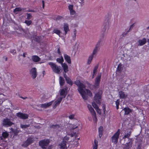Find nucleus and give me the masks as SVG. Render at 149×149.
I'll return each mask as SVG.
<instances>
[{"label":"nucleus","mask_w":149,"mask_h":149,"mask_svg":"<svg viewBox=\"0 0 149 149\" xmlns=\"http://www.w3.org/2000/svg\"><path fill=\"white\" fill-rule=\"evenodd\" d=\"M103 130V128L102 126H100L98 129L99 132H102Z\"/></svg>","instance_id":"obj_47"},{"label":"nucleus","mask_w":149,"mask_h":149,"mask_svg":"<svg viewBox=\"0 0 149 149\" xmlns=\"http://www.w3.org/2000/svg\"><path fill=\"white\" fill-rule=\"evenodd\" d=\"M50 143L48 139H44L39 141V146L42 149H46Z\"/></svg>","instance_id":"obj_5"},{"label":"nucleus","mask_w":149,"mask_h":149,"mask_svg":"<svg viewBox=\"0 0 149 149\" xmlns=\"http://www.w3.org/2000/svg\"><path fill=\"white\" fill-rule=\"evenodd\" d=\"M63 99V97H60L58 98L56 101H55L54 103V107H56L58 105L61 103Z\"/></svg>","instance_id":"obj_23"},{"label":"nucleus","mask_w":149,"mask_h":149,"mask_svg":"<svg viewBox=\"0 0 149 149\" xmlns=\"http://www.w3.org/2000/svg\"><path fill=\"white\" fill-rule=\"evenodd\" d=\"M98 66H96L94 67L93 73L94 74H95L97 72V69L98 68Z\"/></svg>","instance_id":"obj_45"},{"label":"nucleus","mask_w":149,"mask_h":149,"mask_svg":"<svg viewBox=\"0 0 149 149\" xmlns=\"http://www.w3.org/2000/svg\"><path fill=\"white\" fill-rule=\"evenodd\" d=\"M74 83L78 87V90L79 93L81 94L84 100H87L88 96L86 95L85 90L86 91L87 95L90 96H93L92 92L88 89H85L86 86L81 82L79 80H77L74 82Z\"/></svg>","instance_id":"obj_1"},{"label":"nucleus","mask_w":149,"mask_h":149,"mask_svg":"<svg viewBox=\"0 0 149 149\" xmlns=\"http://www.w3.org/2000/svg\"><path fill=\"white\" fill-rule=\"evenodd\" d=\"M132 142L129 141L128 143H127L125 145H123V149H129L132 146Z\"/></svg>","instance_id":"obj_17"},{"label":"nucleus","mask_w":149,"mask_h":149,"mask_svg":"<svg viewBox=\"0 0 149 149\" xmlns=\"http://www.w3.org/2000/svg\"><path fill=\"white\" fill-rule=\"evenodd\" d=\"M69 117L70 119H72L74 118V115H70L69 116Z\"/></svg>","instance_id":"obj_53"},{"label":"nucleus","mask_w":149,"mask_h":149,"mask_svg":"<svg viewBox=\"0 0 149 149\" xmlns=\"http://www.w3.org/2000/svg\"><path fill=\"white\" fill-rule=\"evenodd\" d=\"M69 137L67 136H65L63 141L60 145V148L61 149H67L66 143L68 141Z\"/></svg>","instance_id":"obj_7"},{"label":"nucleus","mask_w":149,"mask_h":149,"mask_svg":"<svg viewBox=\"0 0 149 149\" xmlns=\"http://www.w3.org/2000/svg\"><path fill=\"white\" fill-rule=\"evenodd\" d=\"M76 3H80V5H79V6H80L81 7L83 6L84 3V0H76Z\"/></svg>","instance_id":"obj_31"},{"label":"nucleus","mask_w":149,"mask_h":149,"mask_svg":"<svg viewBox=\"0 0 149 149\" xmlns=\"http://www.w3.org/2000/svg\"><path fill=\"white\" fill-rule=\"evenodd\" d=\"M116 105H119V100H117L116 101Z\"/></svg>","instance_id":"obj_54"},{"label":"nucleus","mask_w":149,"mask_h":149,"mask_svg":"<svg viewBox=\"0 0 149 149\" xmlns=\"http://www.w3.org/2000/svg\"><path fill=\"white\" fill-rule=\"evenodd\" d=\"M123 110L124 111L125 115H127L132 112V110L128 107L124 108Z\"/></svg>","instance_id":"obj_19"},{"label":"nucleus","mask_w":149,"mask_h":149,"mask_svg":"<svg viewBox=\"0 0 149 149\" xmlns=\"http://www.w3.org/2000/svg\"><path fill=\"white\" fill-rule=\"evenodd\" d=\"M134 24H133L132 25H131L130 26L129 29L127 31V32H129L130 31V30L133 28L134 26Z\"/></svg>","instance_id":"obj_46"},{"label":"nucleus","mask_w":149,"mask_h":149,"mask_svg":"<svg viewBox=\"0 0 149 149\" xmlns=\"http://www.w3.org/2000/svg\"><path fill=\"white\" fill-rule=\"evenodd\" d=\"M33 140L31 138H29L26 141L22 144V146L24 147H27L31 143L33 142Z\"/></svg>","instance_id":"obj_10"},{"label":"nucleus","mask_w":149,"mask_h":149,"mask_svg":"<svg viewBox=\"0 0 149 149\" xmlns=\"http://www.w3.org/2000/svg\"><path fill=\"white\" fill-rule=\"evenodd\" d=\"M65 80L67 83L71 86L72 85L73 83L72 82L69 77H68V78H66Z\"/></svg>","instance_id":"obj_34"},{"label":"nucleus","mask_w":149,"mask_h":149,"mask_svg":"<svg viewBox=\"0 0 149 149\" xmlns=\"http://www.w3.org/2000/svg\"><path fill=\"white\" fill-rule=\"evenodd\" d=\"M21 11V10L20 7H17L16 8H15L13 10V12L14 13H15L17 12H19Z\"/></svg>","instance_id":"obj_44"},{"label":"nucleus","mask_w":149,"mask_h":149,"mask_svg":"<svg viewBox=\"0 0 149 149\" xmlns=\"http://www.w3.org/2000/svg\"><path fill=\"white\" fill-rule=\"evenodd\" d=\"M8 136V134L6 132H3L2 134V136L4 138H7Z\"/></svg>","instance_id":"obj_43"},{"label":"nucleus","mask_w":149,"mask_h":149,"mask_svg":"<svg viewBox=\"0 0 149 149\" xmlns=\"http://www.w3.org/2000/svg\"><path fill=\"white\" fill-rule=\"evenodd\" d=\"M49 64L53 72L54 73L59 74L62 72V70L61 67L58 66L55 63L52 62H49Z\"/></svg>","instance_id":"obj_2"},{"label":"nucleus","mask_w":149,"mask_h":149,"mask_svg":"<svg viewBox=\"0 0 149 149\" xmlns=\"http://www.w3.org/2000/svg\"><path fill=\"white\" fill-rule=\"evenodd\" d=\"M119 97L120 99H126L127 96V93H125L122 91H120L119 92Z\"/></svg>","instance_id":"obj_14"},{"label":"nucleus","mask_w":149,"mask_h":149,"mask_svg":"<svg viewBox=\"0 0 149 149\" xmlns=\"http://www.w3.org/2000/svg\"><path fill=\"white\" fill-rule=\"evenodd\" d=\"M131 134V132L130 131L127 132V133H125V135L123 138V139H125V138H129Z\"/></svg>","instance_id":"obj_28"},{"label":"nucleus","mask_w":149,"mask_h":149,"mask_svg":"<svg viewBox=\"0 0 149 149\" xmlns=\"http://www.w3.org/2000/svg\"><path fill=\"white\" fill-rule=\"evenodd\" d=\"M24 23H25L28 26H29L32 23V22L31 20H26Z\"/></svg>","instance_id":"obj_39"},{"label":"nucleus","mask_w":149,"mask_h":149,"mask_svg":"<svg viewBox=\"0 0 149 149\" xmlns=\"http://www.w3.org/2000/svg\"><path fill=\"white\" fill-rule=\"evenodd\" d=\"M102 91L100 90L98 92L95 94L94 96V100L98 104H100L101 103L102 95Z\"/></svg>","instance_id":"obj_4"},{"label":"nucleus","mask_w":149,"mask_h":149,"mask_svg":"<svg viewBox=\"0 0 149 149\" xmlns=\"http://www.w3.org/2000/svg\"><path fill=\"white\" fill-rule=\"evenodd\" d=\"M26 8H21V11H26Z\"/></svg>","instance_id":"obj_63"},{"label":"nucleus","mask_w":149,"mask_h":149,"mask_svg":"<svg viewBox=\"0 0 149 149\" xmlns=\"http://www.w3.org/2000/svg\"><path fill=\"white\" fill-rule=\"evenodd\" d=\"M88 107L89 110H90V109H91L92 108V107H91V106L90 104H88Z\"/></svg>","instance_id":"obj_60"},{"label":"nucleus","mask_w":149,"mask_h":149,"mask_svg":"<svg viewBox=\"0 0 149 149\" xmlns=\"http://www.w3.org/2000/svg\"><path fill=\"white\" fill-rule=\"evenodd\" d=\"M95 110H96L98 113L99 114H101V111L100 109H99V107L97 108V109H95Z\"/></svg>","instance_id":"obj_52"},{"label":"nucleus","mask_w":149,"mask_h":149,"mask_svg":"<svg viewBox=\"0 0 149 149\" xmlns=\"http://www.w3.org/2000/svg\"><path fill=\"white\" fill-rule=\"evenodd\" d=\"M99 49V47L95 46L91 55L93 56L94 55H96L97 52L98 51Z\"/></svg>","instance_id":"obj_25"},{"label":"nucleus","mask_w":149,"mask_h":149,"mask_svg":"<svg viewBox=\"0 0 149 149\" xmlns=\"http://www.w3.org/2000/svg\"><path fill=\"white\" fill-rule=\"evenodd\" d=\"M53 102V101H52L47 103L41 104L40 105L41 107L42 108H47L49 107L52 104Z\"/></svg>","instance_id":"obj_16"},{"label":"nucleus","mask_w":149,"mask_h":149,"mask_svg":"<svg viewBox=\"0 0 149 149\" xmlns=\"http://www.w3.org/2000/svg\"><path fill=\"white\" fill-rule=\"evenodd\" d=\"M62 66L63 68L64 72L65 73L67 72L68 71V66L67 64L65 63H62Z\"/></svg>","instance_id":"obj_22"},{"label":"nucleus","mask_w":149,"mask_h":149,"mask_svg":"<svg viewBox=\"0 0 149 149\" xmlns=\"http://www.w3.org/2000/svg\"><path fill=\"white\" fill-rule=\"evenodd\" d=\"M56 61L59 63H61V64L63 63L64 61V59L62 56H61L60 58H57L56 59Z\"/></svg>","instance_id":"obj_33"},{"label":"nucleus","mask_w":149,"mask_h":149,"mask_svg":"<svg viewBox=\"0 0 149 149\" xmlns=\"http://www.w3.org/2000/svg\"><path fill=\"white\" fill-rule=\"evenodd\" d=\"M96 102H95L94 101L92 103V105L93 107L95 109H97L98 108V107L97 106V105L96 104Z\"/></svg>","instance_id":"obj_42"},{"label":"nucleus","mask_w":149,"mask_h":149,"mask_svg":"<svg viewBox=\"0 0 149 149\" xmlns=\"http://www.w3.org/2000/svg\"><path fill=\"white\" fill-rule=\"evenodd\" d=\"M127 33L128 32H127L126 33L123 32L122 34V36H123V37L127 35Z\"/></svg>","instance_id":"obj_55"},{"label":"nucleus","mask_w":149,"mask_h":149,"mask_svg":"<svg viewBox=\"0 0 149 149\" xmlns=\"http://www.w3.org/2000/svg\"><path fill=\"white\" fill-rule=\"evenodd\" d=\"M58 54H59L60 55H61V52H60V50L59 48L58 49Z\"/></svg>","instance_id":"obj_61"},{"label":"nucleus","mask_w":149,"mask_h":149,"mask_svg":"<svg viewBox=\"0 0 149 149\" xmlns=\"http://www.w3.org/2000/svg\"><path fill=\"white\" fill-rule=\"evenodd\" d=\"M34 40L38 42H40V39L38 37H35L34 38Z\"/></svg>","instance_id":"obj_49"},{"label":"nucleus","mask_w":149,"mask_h":149,"mask_svg":"<svg viewBox=\"0 0 149 149\" xmlns=\"http://www.w3.org/2000/svg\"><path fill=\"white\" fill-rule=\"evenodd\" d=\"M65 82L64 79L61 77H59V83L61 86L64 85Z\"/></svg>","instance_id":"obj_30"},{"label":"nucleus","mask_w":149,"mask_h":149,"mask_svg":"<svg viewBox=\"0 0 149 149\" xmlns=\"http://www.w3.org/2000/svg\"><path fill=\"white\" fill-rule=\"evenodd\" d=\"M53 32L54 33L56 34H57L59 36H60V34L61 33V31L59 30L56 29H54L53 30Z\"/></svg>","instance_id":"obj_38"},{"label":"nucleus","mask_w":149,"mask_h":149,"mask_svg":"<svg viewBox=\"0 0 149 149\" xmlns=\"http://www.w3.org/2000/svg\"><path fill=\"white\" fill-rule=\"evenodd\" d=\"M65 73L63 74V76L65 78V79H66V78H68V77L67 76L66 74Z\"/></svg>","instance_id":"obj_64"},{"label":"nucleus","mask_w":149,"mask_h":149,"mask_svg":"<svg viewBox=\"0 0 149 149\" xmlns=\"http://www.w3.org/2000/svg\"><path fill=\"white\" fill-rule=\"evenodd\" d=\"M30 126V124H28V125H22L21 124L20 125V127L23 129H26L27 128L29 127Z\"/></svg>","instance_id":"obj_35"},{"label":"nucleus","mask_w":149,"mask_h":149,"mask_svg":"<svg viewBox=\"0 0 149 149\" xmlns=\"http://www.w3.org/2000/svg\"><path fill=\"white\" fill-rule=\"evenodd\" d=\"M12 131L14 132V134L15 135H17V134L18 133V132H17L16 131H15L14 130H13V129H12Z\"/></svg>","instance_id":"obj_58"},{"label":"nucleus","mask_w":149,"mask_h":149,"mask_svg":"<svg viewBox=\"0 0 149 149\" xmlns=\"http://www.w3.org/2000/svg\"><path fill=\"white\" fill-rule=\"evenodd\" d=\"M30 73L33 79H35L38 75L37 69L36 68H32L30 70Z\"/></svg>","instance_id":"obj_9"},{"label":"nucleus","mask_w":149,"mask_h":149,"mask_svg":"<svg viewBox=\"0 0 149 149\" xmlns=\"http://www.w3.org/2000/svg\"><path fill=\"white\" fill-rule=\"evenodd\" d=\"M93 57L94 56H93L91 55L89 56L87 60V63L89 65L91 63Z\"/></svg>","instance_id":"obj_32"},{"label":"nucleus","mask_w":149,"mask_h":149,"mask_svg":"<svg viewBox=\"0 0 149 149\" xmlns=\"http://www.w3.org/2000/svg\"><path fill=\"white\" fill-rule=\"evenodd\" d=\"M146 39L144 38L142 40H139L138 42L139 43V45L142 46L144 45L146 42Z\"/></svg>","instance_id":"obj_24"},{"label":"nucleus","mask_w":149,"mask_h":149,"mask_svg":"<svg viewBox=\"0 0 149 149\" xmlns=\"http://www.w3.org/2000/svg\"><path fill=\"white\" fill-rule=\"evenodd\" d=\"M89 110L91 113L93 117H94V118H95V119L97 120V118L96 117V113L93 109L92 108L91 109H90Z\"/></svg>","instance_id":"obj_27"},{"label":"nucleus","mask_w":149,"mask_h":149,"mask_svg":"<svg viewBox=\"0 0 149 149\" xmlns=\"http://www.w3.org/2000/svg\"><path fill=\"white\" fill-rule=\"evenodd\" d=\"M77 32L76 30L75 29H74L73 34L72 35V38L74 40L76 39Z\"/></svg>","instance_id":"obj_41"},{"label":"nucleus","mask_w":149,"mask_h":149,"mask_svg":"<svg viewBox=\"0 0 149 149\" xmlns=\"http://www.w3.org/2000/svg\"><path fill=\"white\" fill-rule=\"evenodd\" d=\"M62 18V17L61 16H58L57 18H56V20H59L61 19V18Z\"/></svg>","instance_id":"obj_57"},{"label":"nucleus","mask_w":149,"mask_h":149,"mask_svg":"<svg viewBox=\"0 0 149 149\" xmlns=\"http://www.w3.org/2000/svg\"><path fill=\"white\" fill-rule=\"evenodd\" d=\"M2 124L3 125L8 127L14 124V123L11 121L10 119L6 118L4 119L3 120Z\"/></svg>","instance_id":"obj_8"},{"label":"nucleus","mask_w":149,"mask_h":149,"mask_svg":"<svg viewBox=\"0 0 149 149\" xmlns=\"http://www.w3.org/2000/svg\"><path fill=\"white\" fill-rule=\"evenodd\" d=\"M10 52L14 54L16 53V51L15 49H11L10 51Z\"/></svg>","instance_id":"obj_48"},{"label":"nucleus","mask_w":149,"mask_h":149,"mask_svg":"<svg viewBox=\"0 0 149 149\" xmlns=\"http://www.w3.org/2000/svg\"><path fill=\"white\" fill-rule=\"evenodd\" d=\"M120 133V130L118 129V131L112 136V141L114 144H116L118 142Z\"/></svg>","instance_id":"obj_6"},{"label":"nucleus","mask_w":149,"mask_h":149,"mask_svg":"<svg viewBox=\"0 0 149 149\" xmlns=\"http://www.w3.org/2000/svg\"><path fill=\"white\" fill-rule=\"evenodd\" d=\"M99 132V137L101 138L103 135L102 132Z\"/></svg>","instance_id":"obj_56"},{"label":"nucleus","mask_w":149,"mask_h":149,"mask_svg":"<svg viewBox=\"0 0 149 149\" xmlns=\"http://www.w3.org/2000/svg\"><path fill=\"white\" fill-rule=\"evenodd\" d=\"M32 60L34 62H38L40 61V58L37 56L34 55L32 56Z\"/></svg>","instance_id":"obj_21"},{"label":"nucleus","mask_w":149,"mask_h":149,"mask_svg":"<svg viewBox=\"0 0 149 149\" xmlns=\"http://www.w3.org/2000/svg\"><path fill=\"white\" fill-rule=\"evenodd\" d=\"M66 89H62L60 93L61 95H63V97L65 98L67 95V92H66Z\"/></svg>","instance_id":"obj_26"},{"label":"nucleus","mask_w":149,"mask_h":149,"mask_svg":"<svg viewBox=\"0 0 149 149\" xmlns=\"http://www.w3.org/2000/svg\"><path fill=\"white\" fill-rule=\"evenodd\" d=\"M70 14L72 15H74L75 13V11L73 9L70 10Z\"/></svg>","instance_id":"obj_50"},{"label":"nucleus","mask_w":149,"mask_h":149,"mask_svg":"<svg viewBox=\"0 0 149 149\" xmlns=\"http://www.w3.org/2000/svg\"><path fill=\"white\" fill-rule=\"evenodd\" d=\"M94 147L93 149H97V141L96 140H94Z\"/></svg>","instance_id":"obj_40"},{"label":"nucleus","mask_w":149,"mask_h":149,"mask_svg":"<svg viewBox=\"0 0 149 149\" xmlns=\"http://www.w3.org/2000/svg\"><path fill=\"white\" fill-rule=\"evenodd\" d=\"M68 8L70 10L73 9V5H69L68 6Z\"/></svg>","instance_id":"obj_51"},{"label":"nucleus","mask_w":149,"mask_h":149,"mask_svg":"<svg viewBox=\"0 0 149 149\" xmlns=\"http://www.w3.org/2000/svg\"><path fill=\"white\" fill-rule=\"evenodd\" d=\"M101 77V74H99L95 79V83L94 86V87L95 88H98L99 86L100 82V79Z\"/></svg>","instance_id":"obj_11"},{"label":"nucleus","mask_w":149,"mask_h":149,"mask_svg":"<svg viewBox=\"0 0 149 149\" xmlns=\"http://www.w3.org/2000/svg\"><path fill=\"white\" fill-rule=\"evenodd\" d=\"M16 116L20 118L25 119L27 118L29 115L26 113H23L21 112H19L16 114Z\"/></svg>","instance_id":"obj_12"},{"label":"nucleus","mask_w":149,"mask_h":149,"mask_svg":"<svg viewBox=\"0 0 149 149\" xmlns=\"http://www.w3.org/2000/svg\"><path fill=\"white\" fill-rule=\"evenodd\" d=\"M19 30L20 32L18 33H19L24 34V33H27L28 32V31H25L23 29H20Z\"/></svg>","instance_id":"obj_36"},{"label":"nucleus","mask_w":149,"mask_h":149,"mask_svg":"<svg viewBox=\"0 0 149 149\" xmlns=\"http://www.w3.org/2000/svg\"><path fill=\"white\" fill-rule=\"evenodd\" d=\"M63 28L65 31V34L66 35L67 33L68 32L70 31L68 24L67 23H64Z\"/></svg>","instance_id":"obj_18"},{"label":"nucleus","mask_w":149,"mask_h":149,"mask_svg":"<svg viewBox=\"0 0 149 149\" xmlns=\"http://www.w3.org/2000/svg\"><path fill=\"white\" fill-rule=\"evenodd\" d=\"M50 127L51 129H54V130L60 131L61 129L60 125L57 124L50 125Z\"/></svg>","instance_id":"obj_13"},{"label":"nucleus","mask_w":149,"mask_h":149,"mask_svg":"<svg viewBox=\"0 0 149 149\" xmlns=\"http://www.w3.org/2000/svg\"><path fill=\"white\" fill-rule=\"evenodd\" d=\"M105 35V34H103L102 33V36L96 45V46L100 47L102 44V43L104 37Z\"/></svg>","instance_id":"obj_15"},{"label":"nucleus","mask_w":149,"mask_h":149,"mask_svg":"<svg viewBox=\"0 0 149 149\" xmlns=\"http://www.w3.org/2000/svg\"><path fill=\"white\" fill-rule=\"evenodd\" d=\"M42 7L43 8H44L45 7V1H42Z\"/></svg>","instance_id":"obj_62"},{"label":"nucleus","mask_w":149,"mask_h":149,"mask_svg":"<svg viewBox=\"0 0 149 149\" xmlns=\"http://www.w3.org/2000/svg\"><path fill=\"white\" fill-rule=\"evenodd\" d=\"M109 19V18L108 17L104 20L103 28L102 29V34H105L106 32L108 31L110 22Z\"/></svg>","instance_id":"obj_3"},{"label":"nucleus","mask_w":149,"mask_h":149,"mask_svg":"<svg viewBox=\"0 0 149 149\" xmlns=\"http://www.w3.org/2000/svg\"><path fill=\"white\" fill-rule=\"evenodd\" d=\"M64 57L65 60L68 63L71 64V63L70 57L66 54H64Z\"/></svg>","instance_id":"obj_20"},{"label":"nucleus","mask_w":149,"mask_h":149,"mask_svg":"<svg viewBox=\"0 0 149 149\" xmlns=\"http://www.w3.org/2000/svg\"><path fill=\"white\" fill-rule=\"evenodd\" d=\"M122 65L121 64H119L117 68L116 71L120 73L123 70Z\"/></svg>","instance_id":"obj_29"},{"label":"nucleus","mask_w":149,"mask_h":149,"mask_svg":"<svg viewBox=\"0 0 149 149\" xmlns=\"http://www.w3.org/2000/svg\"><path fill=\"white\" fill-rule=\"evenodd\" d=\"M26 11L27 12H34L35 11L33 10H30L29 9L27 10H26Z\"/></svg>","instance_id":"obj_59"},{"label":"nucleus","mask_w":149,"mask_h":149,"mask_svg":"<svg viewBox=\"0 0 149 149\" xmlns=\"http://www.w3.org/2000/svg\"><path fill=\"white\" fill-rule=\"evenodd\" d=\"M32 14L31 13L26 14V19L28 20H30L32 18Z\"/></svg>","instance_id":"obj_37"}]
</instances>
